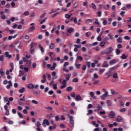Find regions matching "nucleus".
I'll return each mask as SVG.
<instances>
[{
  "label": "nucleus",
  "mask_w": 131,
  "mask_h": 131,
  "mask_svg": "<svg viewBox=\"0 0 131 131\" xmlns=\"http://www.w3.org/2000/svg\"><path fill=\"white\" fill-rule=\"evenodd\" d=\"M67 91H68V92H70L71 91H72V86H70L67 88Z\"/></svg>",
  "instance_id": "c9c22d12"
},
{
  "label": "nucleus",
  "mask_w": 131,
  "mask_h": 131,
  "mask_svg": "<svg viewBox=\"0 0 131 131\" xmlns=\"http://www.w3.org/2000/svg\"><path fill=\"white\" fill-rule=\"evenodd\" d=\"M8 83H9V84L6 86V88L8 89H10L11 88V86H12V81H9Z\"/></svg>",
  "instance_id": "5701e85b"
},
{
  "label": "nucleus",
  "mask_w": 131,
  "mask_h": 131,
  "mask_svg": "<svg viewBox=\"0 0 131 131\" xmlns=\"http://www.w3.org/2000/svg\"><path fill=\"white\" fill-rule=\"evenodd\" d=\"M33 46H34V43L31 42L30 44L31 47L29 51L30 54H32V53H33V51L34 50V48H33Z\"/></svg>",
  "instance_id": "39448f33"
},
{
  "label": "nucleus",
  "mask_w": 131,
  "mask_h": 131,
  "mask_svg": "<svg viewBox=\"0 0 131 131\" xmlns=\"http://www.w3.org/2000/svg\"><path fill=\"white\" fill-rule=\"evenodd\" d=\"M126 111V109L125 108H122L120 110V112L122 113L123 112H125Z\"/></svg>",
  "instance_id": "4c0bfd02"
},
{
  "label": "nucleus",
  "mask_w": 131,
  "mask_h": 131,
  "mask_svg": "<svg viewBox=\"0 0 131 131\" xmlns=\"http://www.w3.org/2000/svg\"><path fill=\"white\" fill-rule=\"evenodd\" d=\"M97 109L98 110H102V109H103V107H102V106H100V104H98L97 105Z\"/></svg>",
  "instance_id": "37998d69"
},
{
  "label": "nucleus",
  "mask_w": 131,
  "mask_h": 131,
  "mask_svg": "<svg viewBox=\"0 0 131 131\" xmlns=\"http://www.w3.org/2000/svg\"><path fill=\"white\" fill-rule=\"evenodd\" d=\"M89 95L90 97L93 98L94 100H96V99H97V97L95 96V93H94V92H90L89 93Z\"/></svg>",
  "instance_id": "6e6552de"
},
{
  "label": "nucleus",
  "mask_w": 131,
  "mask_h": 131,
  "mask_svg": "<svg viewBox=\"0 0 131 131\" xmlns=\"http://www.w3.org/2000/svg\"><path fill=\"white\" fill-rule=\"evenodd\" d=\"M75 100L78 102V101H82L83 99L80 95H77L75 98Z\"/></svg>",
  "instance_id": "1a4fd4ad"
},
{
  "label": "nucleus",
  "mask_w": 131,
  "mask_h": 131,
  "mask_svg": "<svg viewBox=\"0 0 131 131\" xmlns=\"http://www.w3.org/2000/svg\"><path fill=\"white\" fill-rule=\"evenodd\" d=\"M24 92H25V88L24 87H23L18 91V92L20 93V94H23V93H24Z\"/></svg>",
  "instance_id": "393cba45"
},
{
  "label": "nucleus",
  "mask_w": 131,
  "mask_h": 131,
  "mask_svg": "<svg viewBox=\"0 0 131 131\" xmlns=\"http://www.w3.org/2000/svg\"><path fill=\"white\" fill-rule=\"evenodd\" d=\"M73 82H78V79L77 78H75L72 80Z\"/></svg>",
  "instance_id": "09e8293b"
},
{
  "label": "nucleus",
  "mask_w": 131,
  "mask_h": 131,
  "mask_svg": "<svg viewBox=\"0 0 131 131\" xmlns=\"http://www.w3.org/2000/svg\"><path fill=\"white\" fill-rule=\"evenodd\" d=\"M91 22H93V19H88L86 20V23L87 24H89V23H91Z\"/></svg>",
  "instance_id": "a18cd8bd"
},
{
  "label": "nucleus",
  "mask_w": 131,
  "mask_h": 131,
  "mask_svg": "<svg viewBox=\"0 0 131 131\" xmlns=\"http://www.w3.org/2000/svg\"><path fill=\"white\" fill-rule=\"evenodd\" d=\"M113 78H115V79H116V78H118V75L117 74V73H115L113 75Z\"/></svg>",
  "instance_id": "bb28decb"
},
{
  "label": "nucleus",
  "mask_w": 131,
  "mask_h": 131,
  "mask_svg": "<svg viewBox=\"0 0 131 131\" xmlns=\"http://www.w3.org/2000/svg\"><path fill=\"white\" fill-rule=\"evenodd\" d=\"M92 113H93V110H89L88 111V113L87 114V115H90V114H92Z\"/></svg>",
  "instance_id": "69168bd1"
},
{
  "label": "nucleus",
  "mask_w": 131,
  "mask_h": 131,
  "mask_svg": "<svg viewBox=\"0 0 131 131\" xmlns=\"http://www.w3.org/2000/svg\"><path fill=\"white\" fill-rule=\"evenodd\" d=\"M24 15L25 16H28V15H29V11L25 12V13H24Z\"/></svg>",
  "instance_id": "774afa93"
},
{
  "label": "nucleus",
  "mask_w": 131,
  "mask_h": 131,
  "mask_svg": "<svg viewBox=\"0 0 131 131\" xmlns=\"http://www.w3.org/2000/svg\"><path fill=\"white\" fill-rule=\"evenodd\" d=\"M112 11H116V7H115V5H113L112 7Z\"/></svg>",
  "instance_id": "e2e57ef3"
},
{
  "label": "nucleus",
  "mask_w": 131,
  "mask_h": 131,
  "mask_svg": "<svg viewBox=\"0 0 131 131\" xmlns=\"http://www.w3.org/2000/svg\"><path fill=\"white\" fill-rule=\"evenodd\" d=\"M62 110L63 111V112H67V107H66V106L63 105L62 106Z\"/></svg>",
  "instance_id": "c756f323"
},
{
  "label": "nucleus",
  "mask_w": 131,
  "mask_h": 131,
  "mask_svg": "<svg viewBox=\"0 0 131 131\" xmlns=\"http://www.w3.org/2000/svg\"><path fill=\"white\" fill-rule=\"evenodd\" d=\"M110 39L108 36H105L104 38H103L104 41H107V40H109Z\"/></svg>",
  "instance_id": "49530a36"
},
{
  "label": "nucleus",
  "mask_w": 131,
  "mask_h": 131,
  "mask_svg": "<svg viewBox=\"0 0 131 131\" xmlns=\"http://www.w3.org/2000/svg\"><path fill=\"white\" fill-rule=\"evenodd\" d=\"M117 122H121V121H122V118L121 116H118L117 117Z\"/></svg>",
  "instance_id": "a211bd4d"
},
{
  "label": "nucleus",
  "mask_w": 131,
  "mask_h": 131,
  "mask_svg": "<svg viewBox=\"0 0 131 131\" xmlns=\"http://www.w3.org/2000/svg\"><path fill=\"white\" fill-rule=\"evenodd\" d=\"M75 66L76 68H77V69H79V68H80L81 64L79 63H77V62L75 61Z\"/></svg>",
  "instance_id": "aec40b11"
},
{
  "label": "nucleus",
  "mask_w": 131,
  "mask_h": 131,
  "mask_svg": "<svg viewBox=\"0 0 131 131\" xmlns=\"http://www.w3.org/2000/svg\"><path fill=\"white\" fill-rule=\"evenodd\" d=\"M4 55L6 56V58H8V59H11L12 58V55L9 54V52L6 51L4 53Z\"/></svg>",
  "instance_id": "9d476101"
},
{
  "label": "nucleus",
  "mask_w": 131,
  "mask_h": 131,
  "mask_svg": "<svg viewBox=\"0 0 131 131\" xmlns=\"http://www.w3.org/2000/svg\"><path fill=\"white\" fill-rule=\"evenodd\" d=\"M108 92H104V94L101 95V100H104L105 99L108 97Z\"/></svg>",
  "instance_id": "20e7f679"
},
{
  "label": "nucleus",
  "mask_w": 131,
  "mask_h": 131,
  "mask_svg": "<svg viewBox=\"0 0 131 131\" xmlns=\"http://www.w3.org/2000/svg\"><path fill=\"white\" fill-rule=\"evenodd\" d=\"M107 37H108V38H110V39H113V35H112L111 34L108 33L107 34Z\"/></svg>",
  "instance_id": "cd10ccee"
},
{
  "label": "nucleus",
  "mask_w": 131,
  "mask_h": 131,
  "mask_svg": "<svg viewBox=\"0 0 131 131\" xmlns=\"http://www.w3.org/2000/svg\"><path fill=\"white\" fill-rule=\"evenodd\" d=\"M34 30H35V27L32 26L29 29V32H32Z\"/></svg>",
  "instance_id": "f3484780"
},
{
  "label": "nucleus",
  "mask_w": 131,
  "mask_h": 131,
  "mask_svg": "<svg viewBox=\"0 0 131 131\" xmlns=\"http://www.w3.org/2000/svg\"><path fill=\"white\" fill-rule=\"evenodd\" d=\"M82 60H83V59L82 58V57H81L80 56H78L76 57L75 62H76V63H77L78 62V61H82Z\"/></svg>",
  "instance_id": "9b49d317"
},
{
  "label": "nucleus",
  "mask_w": 131,
  "mask_h": 131,
  "mask_svg": "<svg viewBox=\"0 0 131 131\" xmlns=\"http://www.w3.org/2000/svg\"><path fill=\"white\" fill-rule=\"evenodd\" d=\"M60 118H61V120L64 121L65 120V119H66V118H65V117L64 116V115H61L60 116Z\"/></svg>",
  "instance_id": "338daca9"
},
{
  "label": "nucleus",
  "mask_w": 131,
  "mask_h": 131,
  "mask_svg": "<svg viewBox=\"0 0 131 131\" xmlns=\"http://www.w3.org/2000/svg\"><path fill=\"white\" fill-rule=\"evenodd\" d=\"M35 125L39 127V126H40V125H41V124H40V122L39 121H37L36 124H35Z\"/></svg>",
  "instance_id": "5fc2aeb1"
},
{
  "label": "nucleus",
  "mask_w": 131,
  "mask_h": 131,
  "mask_svg": "<svg viewBox=\"0 0 131 131\" xmlns=\"http://www.w3.org/2000/svg\"><path fill=\"white\" fill-rule=\"evenodd\" d=\"M46 13H43V14H42L40 16V18L39 19V21H41V19L43 18H45V16H46Z\"/></svg>",
  "instance_id": "c85d7f7f"
},
{
  "label": "nucleus",
  "mask_w": 131,
  "mask_h": 131,
  "mask_svg": "<svg viewBox=\"0 0 131 131\" xmlns=\"http://www.w3.org/2000/svg\"><path fill=\"white\" fill-rule=\"evenodd\" d=\"M91 35H92V33L91 32L85 33L86 37H89V36H91Z\"/></svg>",
  "instance_id": "a878e982"
},
{
  "label": "nucleus",
  "mask_w": 131,
  "mask_h": 131,
  "mask_svg": "<svg viewBox=\"0 0 131 131\" xmlns=\"http://www.w3.org/2000/svg\"><path fill=\"white\" fill-rule=\"evenodd\" d=\"M106 52L105 53L106 55H109L110 54H111V53H112V52L113 51V48L112 47H108L107 48L106 50Z\"/></svg>",
  "instance_id": "f03ea898"
},
{
  "label": "nucleus",
  "mask_w": 131,
  "mask_h": 131,
  "mask_svg": "<svg viewBox=\"0 0 131 131\" xmlns=\"http://www.w3.org/2000/svg\"><path fill=\"white\" fill-rule=\"evenodd\" d=\"M46 20H47V18H45L44 19L39 21L40 22V24H42L43 23L46 22Z\"/></svg>",
  "instance_id": "680f3d73"
},
{
  "label": "nucleus",
  "mask_w": 131,
  "mask_h": 131,
  "mask_svg": "<svg viewBox=\"0 0 131 131\" xmlns=\"http://www.w3.org/2000/svg\"><path fill=\"white\" fill-rule=\"evenodd\" d=\"M106 78L108 79L110 76H111V71H109L105 74Z\"/></svg>",
  "instance_id": "f8f14e48"
},
{
  "label": "nucleus",
  "mask_w": 131,
  "mask_h": 131,
  "mask_svg": "<svg viewBox=\"0 0 131 131\" xmlns=\"http://www.w3.org/2000/svg\"><path fill=\"white\" fill-rule=\"evenodd\" d=\"M106 103L107 105V107H111L112 106V101H111V100H107L106 101Z\"/></svg>",
  "instance_id": "2eb2a0df"
},
{
  "label": "nucleus",
  "mask_w": 131,
  "mask_h": 131,
  "mask_svg": "<svg viewBox=\"0 0 131 131\" xmlns=\"http://www.w3.org/2000/svg\"><path fill=\"white\" fill-rule=\"evenodd\" d=\"M19 43H21L19 40H17L16 42H15L14 43V48H17V45H19Z\"/></svg>",
  "instance_id": "58836bf2"
},
{
  "label": "nucleus",
  "mask_w": 131,
  "mask_h": 131,
  "mask_svg": "<svg viewBox=\"0 0 131 131\" xmlns=\"http://www.w3.org/2000/svg\"><path fill=\"white\" fill-rule=\"evenodd\" d=\"M100 47H103L105 46V45H106V42H100Z\"/></svg>",
  "instance_id": "8fccbe9b"
},
{
  "label": "nucleus",
  "mask_w": 131,
  "mask_h": 131,
  "mask_svg": "<svg viewBox=\"0 0 131 131\" xmlns=\"http://www.w3.org/2000/svg\"><path fill=\"white\" fill-rule=\"evenodd\" d=\"M32 103H33V104H35V105H37V104H38V102H37V101L35 100H32Z\"/></svg>",
  "instance_id": "de8ad7c7"
},
{
  "label": "nucleus",
  "mask_w": 131,
  "mask_h": 131,
  "mask_svg": "<svg viewBox=\"0 0 131 131\" xmlns=\"http://www.w3.org/2000/svg\"><path fill=\"white\" fill-rule=\"evenodd\" d=\"M124 39H126V40H129L130 39V37L128 36H125L124 37Z\"/></svg>",
  "instance_id": "6e6d98bb"
},
{
  "label": "nucleus",
  "mask_w": 131,
  "mask_h": 131,
  "mask_svg": "<svg viewBox=\"0 0 131 131\" xmlns=\"http://www.w3.org/2000/svg\"><path fill=\"white\" fill-rule=\"evenodd\" d=\"M101 67L102 68H108V67H109V64H108L107 61H105L102 64Z\"/></svg>",
  "instance_id": "423d86ee"
},
{
  "label": "nucleus",
  "mask_w": 131,
  "mask_h": 131,
  "mask_svg": "<svg viewBox=\"0 0 131 131\" xmlns=\"http://www.w3.org/2000/svg\"><path fill=\"white\" fill-rule=\"evenodd\" d=\"M28 89H33V88H34V85H33V84H29L28 85Z\"/></svg>",
  "instance_id": "7c9ffc66"
},
{
  "label": "nucleus",
  "mask_w": 131,
  "mask_h": 131,
  "mask_svg": "<svg viewBox=\"0 0 131 131\" xmlns=\"http://www.w3.org/2000/svg\"><path fill=\"white\" fill-rule=\"evenodd\" d=\"M39 48L40 51H41V53H45V50L41 46V45L39 44Z\"/></svg>",
  "instance_id": "6ab92c4d"
},
{
  "label": "nucleus",
  "mask_w": 131,
  "mask_h": 131,
  "mask_svg": "<svg viewBox=\"0 0 131 131\" xmlns=\"http://www.w3.org/2000/svg\"><path fill=\"white\" fill-rule=\"evenodd\" d=\"M17 114L19 118H23V115H22L20 112H17Z\"/></svg>",
  "instance_id": "72a5a7b5"
},
{
  "label": "nucleus",
  "mask_w": 131,
  "mask_h": 131,
  "mask_svg": "<svg viewBox=\"0 0 131 131\" xmlns=\"http://www.w3.org/2000/svg\"><path fill=\"white\" fill-rule=\"evenodd\" d=\"M68 116L69 118L70 123L71 124H72V126H71V128H73L74 127V121H73V117L72 116H70V114H68Z\"/></svg>",
  "instance_id": "f257e3e1"
},
{
  "label": "nucleus",
  "mask_w": 131,
  "mask_h": 131,
  "mask_svg": "<svg viewBox=\"0 0 131 131\" xmlns=\"http://www.w3.org/2000/svg\"><path fill=\"white\" fill-rule=\"evenodd\" d=\"M4 74H5V72H4V70H3V69H0V75L3 76Z\"/></svg>",
  "instance_id": "f704fd0d"
},
{
  "label": "nucleus",
  "mask_w": 131,
  "mask_h": 131,
  "mask_svg": "<svg viewBox=\"0 0 131 131\" xmlns=\"http://www.w3.org/2000/svg\"><path fill=\"white\" fill-rule=\"evenodd\" d=\"M115 16H116V12L114 11V12L112 13L111 16H112L113 18H115Z\"/></svg>",
  "instance_id": "ea45409f"
},
{
  "label": "nucleus",
  "mask_w": 131,
  "mask_h": 131,
  "mask_svg": "<svg viewBox=\"0 0 131 131\" xmlns=\"http://www.w3.org/2000/svg\"><path fill=\"white\" fill-rule=\"evenodd\" d=\"M71 17V15H69V14H66L65 15V17H66L67 19H70Z\"/></svg>",
  "instance_id": "c03bdc74"
},
{
  "label": "nucleus",
  "mask_w": 131,
  "mask_h": 131,
  "mask_svg": "<svg viewBox=\"0 0 131 131\" xmlns=\"http://www.w3.org/2000/svg\"><path fill=\"white\" fill-rule=\"evenodd\" d=\"M105 70H106V69H100L99 71V74H103V73H104V72H105Z\"/></svg>",
  "instance_id": "4be33fe9"
},
{
  "label": "nucleus",
  "mask_w": 131,
  "mask_h": 131,
  "mask_svg": "<svg viewBox=\"0 0 131 131\" xmlns=\"http://www.w3.org/2000/svg\"><path fill=\"white\" fill-rule=\"evenodd\" d=\"M104 54H106V50L101 51L100 55H101V56H103Z\"/></svg>",
  "instance_id": "13d9d810"
},
{
  "label": "nucleus",
  "mask_w": 131,
  "mask_h": 131,
  "mask_svg": "<svg viewBox=\"0 0 131 131\" xmlns=\"http://www.w3.org/2000/svg\"><path fill=\"white\" fill-rule=\"evenodd\" d=\"M117 42L121 43V42H122V39L121 38V37H119V38L117 39Z\"/></svg>",
  "instance_id": "a19ab883"
},
{
  "label": "nucleus",
  "mask_w": 131,
  "mask_h": 131,
  "mask_svg": "<svg viewBox=\"0 0 131 131\" xmlns=\"http://www.w3.org/2000/svg\"><path fill=\"white\" fill-rule=\"evenodd\" d=\"M9 33L10 34H14V33H15V30H10L9 31Z\"/></svg>",
  "instance_id": "0e129e2a"
},
{
  "label": "nucleus",
  "mask_w": 131,
  "mask_h": 131,
  "mask_svg": "<svg viewBox=\"0 0 131 131\" xmlns=\"http://www.w3.org/2000/svg\"><path fill=\"white\" fill-rule=\"evenodd\" d=\"M91 5L92 6L93 9H94V10H96L97 9V7L96 6V5H95V4L92 3Z\"/></svg>",
  "instance_id": "3c124183"
},
{
  "label": "nucleus",
  "mask_w": 131,
  "mask_h": 131,
  "mask_svg": "<svg viewBox=\"0 0 131 131\" xmlns=\"http://www.w3.org/2000/svg\"><path fill=\"white\" fill-rule=\"evenodd\" d=\"M120 58L122 59V60H125V59H126L127 58V57L124 54H122V55L120 56Z\"/></svg>",
  "instance_id": "473e14b6"
},
{
  "label": "nucleus",
  "mask_w": 131,
  "mask_h": 131,
  "mask_svg": "<svg viewBox=\"0 0 131 131\" xmlns=\"http://www.w3.org/2000/svg\"><path fill=\"white\" fill-rule=\"evenodd\" d=\"M5 115L7 116H9V115H10V112L9 111V110H6V112L5 113Z\"/></svg>",
  "instance_id": "bf43d9fd"
},
{
  "label": "nucleus",
  "mask_w": 131,
  "mask_h": 131,
  "mask_svg": "<svg viewBox=\"0 0 131 131\" xmlns=\"http://www.w3.org/2000/svg\"><path fill=\"white\" fill-rule=\"evenodd\" d=\"M84 57H85L86 60H89V59H90V56L87 54H84Z\"/></svg>",
  "instance_id": "864d4df0"
},
{
  "label": "nucleus",
  "mask_w": 131,
  "mask_h": 131,
  "mask_svg": "<svg viewBox=\"0 0 131 131\" xmlns=\"http://www.w3.org/2000/svg\"><path fill=\"white\" fill-rule=\"evenodd\" d=\"M95 24H97V25H98V26L99 27H100L101 26H100V23H99V20H98V19H95V21L94 22Z\"/></svg>",
  "instance_id": "e433bc0d"
},
{
  "label": "nucleus",
  "mask_w": 131,
  "mask_h": 131,
  "mask_svg": "<svg viewBox=\"0 0 131 131\" xmlns=\"http://www.w3.org/2000/svg\"><path fill=\"white\" fill-rule=\"evenodd\" d=\"M49 48L51 50H54V49H55V44H54V43H51L49 46Z\"/></svg>",
  "instance_id": "b1692460"
},
{
  "label": "nucleus",
  "mask_w": 131,
  "mask_h": 131,
  "mask_svg": "<svg viewBox=\"0 0 131 131\" xmlns=\"http://www.w3.org/2000/svg\"><path fill=\"white\" fill-rule=\"evenodd\" d=\"M55 121H59L60 119L59 118V116H55Z\"/></svg>",
  "instance_id": "052dcab7"
},
{
  "label": "nucleus",
  "mask_w": 131,
  "mask_h": 131,
  "mask_svg": "<svg viewBox=\"0 0 131 131\" xmlns=\"http://www.w3.org/2000/svg\"><path fill=\"white\" fill-rule=\"evenodd\" d=\"M42 124V125H43V124H46L47 125H50V122H49V120L47 119H45L43 120V122Z\"/></svg>",
  "instance_id": "4468645a"
},
{
  "label": "nucleus",
  "mask_w": 131,
  "mask_h": 131,
  "mask_svg": "<svg viewBox=\"0 0 131 131\" xmlns=\"http://www.w3.org/2000/svg\"><path fill=\"white\" fill-rule=\"evenodd\" d=\"M117 62V61H116V60L113 59L110 61L109 63H110V65H112L113 64H116Z\"/></svg>",
  "instance_id": "dca6fc26"
},
{
  "label": "nucleus",
  "mask_w": 131,
  "mask_h": 131,
  "mask_svg": "<svg viewBox=\"0 0 131 131\" xmlns=\"http://www.w3.org/2000/svg\"><path fill=\"white\" fill-rule=\"evenodd\" d=\"M75 31V30H74V28H72L68 29L67 31V32L68 33H72V32H74Z\"/></svg>",
  "instance_id": "ddd939ff"
},
{
  "label": "nucleus",
  "mask_w": 131,
  "mask_h": 131,
  "mask_svg": "<svg viewBox=\"0 0 131 131\" xmlns=\"http://www.w3.org/2000/svg\"><path fill=\"white\" fill-rule=\"evenodd\" d=\"M53 89L54 90H57L58 89V87L57 86V84H54L53 85Z\"/></svg>",
  "instance_id": "603ef678"
},
{
  "label": "nucleus",
  "mask_w": 131,
  "mask_h": 131,
  "mask_svg": "<svg viewBox=\"0 0 131 131\" xmlns=\"http://www.w3.org/2000/svg\"><path fill=\"white\" fill-rule=\"evenodd\" d=\"M46 117L47 118H48V119H51L54 117V115H53L52 114H50V115H47Z\"/></svg>",
  "instance_id": "412c9836"
},
{
  "label": "nucleus",
  "mask_w": 131,
  "mask_h": 131,
  "mask_svg": "<svg viewBox=\"0 0 131 131\" xmlns=\"http://www.w3.org/2000/svg\"><path fill=\"white\" fill-rule=\"evenodd\" d=\"M71 97H72V98H75V93L72 92L71 93Z\"/></svg>",
  "instance_id": "4d7b16f0"
},
{
  "label": "nucleus",
  "mask_w": 131,
  "mask_h": 131,
  "mask_svg": "<svg viewBox=\"0 0 131 131\" xmlns=\"http://www.w3.org/2000/svg\"><path fill=\"white\" fill-rule=\"evenodd\" d=\"M115 53H116V54L117 55H118L120 54L121 52H120V50L119 49H116L115 50Z\"/></svg>",
  "instance_id": "2f4dec72"
},
{
  "label": "nucleus",
  "mask_w": 131,
  "mask_h": 131,
  "mask_svg": "<svg viewBox=\"0 0 131 131\" xmlns=\"http://www.w3.org/2000/svg\"><path fill=\"white\" fill-rule=\"evenodd\" d=\"M23 61L24 62H25L26 63H28V59H27V58L25 57H24L23 58Z\"/></svg>",
  "instance_id": "79ce46f5"
},
{
  "label": "nucleus",
  "mask_w": 131,
  "mask_h": 131,
  "mask_svg": "<svg viewBox=\"0 0 131 131\" xmlns=\"http://www.w3.org/2000/svg\"><path fill=\"white\" fill-rule=\"evenodd\" d=\"M62 85L60 86L61 90H63V89H65L66 88V84H67V81L66 80H63L62 81Z\"/></svg>",
  "instance_id": "7ed1b4c3"
},
{
  "label": "nucleus",
  "mask_w": 131,
  "mask_h": 131,
  "mask_svg": "<svg viewBox=\"0 0 131 131\" xmlns=\"http://www.w3.org/2000/svg\"><path fill=\"white\" fill-rule=\"evenodd\" d=\"M114 116H115V113H114V112L113 111H111L110 114L108 115L109 118L113 119L114 118Z\"/></svg>",
  "instance_id": "0eeeda50"
}]
</instances>
